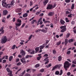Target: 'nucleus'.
Returning a JSON list of instances; mask_svg holds the SVG:
<instances>
[{
	"instance_id": "60",
	"label": "nucleus",
	"mask_w": 76,
	"mask_h": 76,
	"mask_svg": "<svg viewBox=\"0 0 76 76\" xmlns=\"http://www.w3.org/2000/svg\"><path fill=\"white\" fill-rule=\"evenodd\" d=\"M54 26V24H50V28H53V26Z\"/></svg>"
},
{
	"instance_id": "30",
	"label": "nucleus",
	"mask_w": 76,
	"mask_h": 76,
	"mask_svg": "<svg viewBox=\"0 0 76 76\" xmlns=\"http://www.w3.org/2000/svg\"><path fill=\"white\" fill-rule=\"evenodd\" d=\"M61 60V56H60L58 57V60L59 61H60Z\"/></svg>"
},
{
	"instance_id": "18",
	"label": "nucleus",
	"mask_w": 76,
	"mask_h": 76,
	"mask_svg": "<svg viewBox=\"0 0 76 76\" xmlns=\"http://www.w3.org/2000/svg\"><path fill=\"white\" fill-rule=\"evenodd\" d=\"M40 50H42L44 47L45 46H43L42 45L40 46L39 47Z\"/></svg>"
},
{
	"instance_id": "49",
	"label": "nucleus",
	"mask_w": 76,
	"mask_h": 76,
	"mask_svg": "<svg viewBox=\"0 0 76 76\" xmlns=\"http://www.w3.org/2000/svg\"><path fill=\"white\" fill-rule=\"evenodd\" d=\"M71 23L72 25H75V22L74 21H72L71 22Z\"/></svg>"
},
{
	"instance_id": "31",
	"label": "nucleus",
	"mask_w": 76,
	"mask_h": 76,
	"mask_svg": "<svg viewBox=\"0 0 76 76\" xmlns=\"http://www.w3.org/2000/svg\"><path fill=\"white\" fill-rule=\"evenodd\" d=\"M32 34H31L29 37H28V40H29V41L30 40H31V38H32Z\"/></svg>"
},
{
	"instance_id": "34",
	"label": "nucleus",
	"mask_w": 76,
	"mask_h": 76,
	"mask_svg": "<svg viewBox=\"0 0 76 76\" xmlns=\"http://www.w3.org/2000/svg\"><path fill=\"white\" fill-rule=\"evenodd\" d=\"M61 44V41H60L57 43L56 45H60Z\"/></svg>"
},
{
	"instance_id": "14",
	"label": "nucleus",
	"mask_w": 76,
	"mask_h": 76,
	"mask_svg": "<svg viewBox=\"0 0 76 76\" xmlns=\"http://www.w3.org/2000/svg\"><path fill=\"white\" fill-rule=\"evenodd\" d=\"M58 65H56V66H54L52 69V71H53V70H54L56 69H57V68L58 67Z\"/></svg>"
},
{
	"instance_id": "62",
	"label": "nucleus",
	"mask_w": 76,
	"mask_h": 76,
	"mask_svg": "<svg viewBox=\"0 0 76 76\" xmlns=\"http://www.w3.org/2000/svg\"><path fill=\"white\" fill-rule=\"evenodd\" d=\"M5 21H6V19L4 18L2 20V22H4Z\"/></svg>"
},
{
	"instance_id": "32",
	"label": "nucleus",
	"mask_w": 76,
	"mask_h": 76,
	"mask_svg": "<svg viewBox=\"0 0 76 76\" xmlns=\"http://www.w3.org/2000/svg\"><path fill=\"white\" fill-rule=\"evenodd\" d=\"M39 66L40 65L39 64H37L35 65V67H36V68H37V67H39Z\"/></svg>"
},
{
	"instance_id": "39",
	"label": "nucleus",
	"mask_w": 76,
	"mask_h": 76,
	"mask_svg": "<svg viewBox=\"0 0 76 76\" xmlns=\"http://www.w3.org/2000/svg\"><path fill=\"white\" fill-rule=\"evenodd\" d=\"M41 58V56H39L37 58V60H39Z\"/></svg>"
},
{
	"instance_id": "26",
	"label": "nucleus",
	"mask_w": 76,
	"mask_h": 76,
	"mask_svg": "<svg viewBox=\"0 0 76 76\" xmlns=\"http://www.w3.org/2000/svg\"><path fill=\"white\" fill-rule=\"evenodd\" d=\"M20 41H21V42H20V44L21 45H23V42H25V41L21 40Z\"/></svg>"
},
{
	"instance_id": "25",
	"label": "nucleus",
	"mask_w": 76,
	"mask_h": 76,
	"mask_svg": "<svg viewBox=\"0 0 76 76\" xmlns=\"http://www.w3.org/2000/svg\"><path fill=\"white\" fill-rule=\"evenodd\" d=\"M41 32H43L44 33H47V31L45 30H44V29H42L41 30Z\"/></svg>"
},
{
	"instance_id": "57",
	"label": "nucleus",
	"mask_w": 76,
	"mask_h": 76,
	"mask_svg": "<svg viewBox=\"0 0 76 76\" xmlns=\"http://www.w3.org/2000/svg\"><path fill=\"white\" fill-rule=\"evenodd\" d=\"M41 72L42 73V72H44V69H42L40 70Z\"/></svg>"
},
{
	"instance_id": "3",
	"label": "nucleus",
	"mask_w": 76,
	"mask_h": 76,
	"mask_svg": "<svg viewBox=\"0 0 76 76\" xmlns=\"http://www.w3.org/2000/svg\"><path fill=\"white\" fill-rule=\"evenodd\" d=\"M56 4H54V5L53 6L52 5L48 4L47 7V9L48 10L49 9H52L53 8H54L56 6Z\"/></svg>"
},
{
	"instance_id": "7",
	"label": "nucleus",
	"mask_w": 76,
	"mask_h": 76,
	"mask_svg": "<svg viewBox=\"0 0 76 76\" xmlns=\"http://www.w3.org/2000/svg\"><path fill=\"white\" fill-rule=\"evenodd\" d=\"M20 61L22 63L24 64H26V60H25V58L24 57L22 58V59H21Z\"/></svg>"
},
{
	"instance_id": "35",
	"label": "nucleus",
	"mask_w": 76,
	"mask_h": 76,
	"mask_svg": "<svg viewBox=\"0 0 76 76\" xmlns=\"http://www.w3.org/2000/svg\"><path fill=\"white\" fill-rule=\"evenodd\" d=\"M22 64V63L20 62H19L17 64V66H20Z\"/></svg>"
},
{
	"instance_id": "44",
	"label": "nucleus",
	"mask_w": 76,
	"mask_h": 76,
	"mask_svg": "<svg viewBox=\"0 0 76 76\" xmlns=\"http://www.w3.org/2000/svg\"><path fill=\"white\" fill-rule=\"evenodd\" d=\"M73 39H70L69 40V42H73Z\"/></svg>"
},
{
	"instance_id": "8",
	"label": "nucleus",
	"mask_w": 76,
	"mask_h": 76,
	"mask_svg": "<svg viewBox=\"0 0 76 76\" xmlns=\"http://www.w3.org/2000/svg\"><path fill=\"white\" fill-rule=\"evenodd\" d=\"M48 57H47L44 59V61H47L46 62H45V64H47L49 62V61L48 59Z\"/></svg>"
},
{
	"instance_id": "58",
	"label": "nucleus",
	"mask_w": 76,
	"mask_h": 76,
	"mask_svg": "<svg viewBox=\"0 0 76 76\" xmlns=\"http://www.w3.org/2000/svg\"><path fill=\"white\" fill-rule=\"evenodd\" d=\"M42 76V73L38 74L37 75V76Z\"/></svg>"
},
{
	"instance_id": "45",
	"label": "nucleus",
	"mask_w": 76,
	"mask_h": 76,
	"mask_svg": "<svg viewBox=\"0 0 76 76\" xmlns=\"http://www.w3.org/2000/svg\"><path fill=\"white\" fill-rule=\"evenodd\" d=\"M26 54V53L25 52H24V53H22L21 56H22V57H23L25 56V54Z\"/></svg>"
},
{
	"instance_id": "46",
	"label": "nucleus",
	"mask_w": 76,
	"mask_h": 76,
	"mask_svg": "<svg viewBox=\"0 0 76 76\" xmlns=\"http://www.w3.org/2000/svg\"><path fill=\"white\" fill-rule=\"evenodd\" d=\"M63 74V70H61L60 71V73L59 74V75H61Z\"/></svg>"
},
{
	"instance_id": "16",
	"label": "nucleus",
	"mask_w": 76,
	"mask_h": 76,
	"mask_svg": "<svg viewBox=\"0 0 76 76\" xmlns=\"http://www.w3.org/2000/svg\"><path fill=\"white\" fill-rule=\"evenodd\" d=\"M53 14H54L53 12H50L48 13V15L49 16H52L53 15Z\"/></svg>"
},
{
	"instance_id": "37",
	"label": "nucleus",
	"mask_w": 76,
	"mask_h": 76,
	"mask_svg": "<svg viewBox=\"0 0 76 76\" xmlns=\"http://www.w3.org/2000/svg\"><path fill=\"white\" fill-rule=\"evenodd\" d=\"M65 20H66V22H69L70 21L68 19V18H65Z\"/></svg>"
},
{
	"instance_id": "43",
	"label": "nucleus",
	"mask_w": 76,
	"mask_h": 76,
	"mask_svg": "<svg viewBox=\"0 0 76 76\" xmlns=\"http://www.w3.org/2000/svg\"><path fill=\"white\" fill-rule=\"evenodd\" d=\"M59 73L60 72H59L57 71L56 72L55 74H56V75H59Z\"/></svg>"
},
{
	"instance_id": "12",
	"label": "nucleus",
	"mask_w": 76,
	"mask_h": 76,
	"mask_svg": "<svg viewBox=\"0 0 76 76\" xmlns=\"http://www.w3.org/2000/svg\"><path fill=\"white\" fill-rule=\"evenodd\" d=\"M4 28V27H2L0 29V32H1V34H3L4 33V30H3V28Z\"/></svg>"
},
{
	"instance_id": "15",
	"label": "nucleus",
	"mask_w": 76,
	"mask_h": 76,
	"mask_svg": "<svg viewBox=\"0 0 76 76\" xmlns=\"http://www.w3.org/2000/svg\"><path fill=\"white\" fill-rule=\"evenodd\" d=\"M56 18H55L54 20V22L55 23H57V22H58V20H57V17H55Z\"/></svg>"
},
{
	"instance_id": "13",
	"label": "nucleus",
	"mask_w": 76,
	"mask_h": 76,
	"mask_svg": "<svg viewBox=\"0 0 76 76\" xmlns=\"http://www.w3.org/2000/svg\"><path fill=\"white\" fill-rule=\"evenodd\" d=\"M48 2V0H46L44 1L43 2L44 5V6H45V5H46V4H47Z\"/></svg>"
},
{
	"instance_id": "10",
	"label": "nucleus",
	"mask_w": 76,
	"mask_h": 76,
	"mask_svg": "<svg viewBox=\"0 0 76 76\" xmlns=\"http://www.w3.org/2000/svg\"><path fill=\"white\" fill-rule=\"evenodd\" d=\"M8 13V11L7 10H5L3 11V15H6Z\"/></svg>"
},
{
	"instance_id": "33",
	"label": "nucleus",
	"mask_w": 76,
	"mask_h": 76,
	"mask_svg": "<svg viewBox=\"0 0 76 76\" xmlns=\"http://www.w3.org/2000/svg\"><path fill=\"white\" fill-rule=\"evenodd\" d=\"M37 21V20H32V21H31V24H34V22H35Z\"/></svg>"
},
{
	"instance_id": "63",
	"label": "nucleus",
	"mask_w": 76,
	"mask_h": 76,
	"mask_svg": "<svg viewBox=\"0 0 76 76\" xmlns=\"http://www.w3.org/2000/svg\"><path fill=\"white\" fill-rule=\"evenodd\" d=\"M18 57H19V58H22V55H19L18 56Z\"/></svg>"
},
{
	"instance_id": "9",
	"label": "nucleus",
	"mask_w": 76,
	"mask_h": 76,
	"mask_svg": "<svg viewBox=\"0 0 76 76\" xmlns=\"http://www.w3.org/2000/svg\"><path fill=\"white\" fill-rule=\"evenodd\" d=\"M15 12L16 13H19L21 12V9L20 8H17L15 10Z\"/></svg>"
},
{
	"instance_id": "50",
	"label": "nucleus",
	"mask_w": 76,
	"mask_h": 76,
	"mask_svg": "<svg viewBox=\"0 0 76 76\" xmlns=\"http://www.w3.org/2000/svg\"><path fill=\"white\" fill-rule=\"evenodd\" d=\"M66 53H67V54H68V55H69V54H70V51L69 50V51H68L66 52Z\"/></svg>"
},
{
	"instance_id": "51",
	"label": "nucleus",
	"mask_w": 76,
	"mask_h": 76,
	"mask_svg": "<svg viewBox=\"0 0 76 76\" xmlns=\"http://www.w3.org/2000/svg\"><path fill=\"white\" fill-rule=\"evenodd\" d=\"M14 3H15V1H14V0H13L11 3V5H13L14 4Z\"/></svg>"
},
{
	"instance_id": "19",
	"label": "nucleus",
	"mask_w": 76,
	"mask_h": 76,
	"mask_svg": "<svg viewBox=\"0 0 76 76\" xmlns=\"http://www.w3.org/2000/svg\"><path fill=\"white\" fill-rule=\"evenodd\" d=\"M15 25H16V26H20L21 25V23H15Z\"/></svg>"
},
{
	"instance_id": "53",
	"label": "nucleus",
	"mask_w": 76,
	"mask_h": 76,
	"mask_svg": "<svg viewBox=\"0 0 76 76\" xmlns=\"http://www.w3.org/2000/svg\"><path fill=\"white\" fill-rule=\"evenodd\" d=\"M40 12L39 11L37 12L36 13V15H39V14H40Z\"/></svg>"
},
{
	"instance_id": "48",
	"label": "nucleus",
	"mask_w": 76,
	"mask_h": 76,
	"mask_svg": "<svg viewBox=\"0 0 76 76\" xmlns=\"http://www.w3.org/2000/svg\"><path fill=\"white\" fill-rule=\"evenodd\" d=\"M65 1L66 3H70V0H65Z\"/></svg>"
},
{
	"instance_id": "1",
	"label": "nucleus",
	"mask_w": 76,
	"mask_h": 76,
	"mask_svg": "<svg viewBox=\"0 0 76 76\" xmlns=\"http://www.w3.org/2000/svg\"><path fill=\"white\" fill-rule=\"evenodd\" d=\"M71 65V64L69 62V61H66L64 64V67L66 70H67V68H68Z\"/></svg>"
},
{
	"instance_id": "28",
	"label": "nucleus",
	"mask_w": 76,
	"mask_h": 76,
	"mask_svg": "<svg viewBox=\"0 0 76 76\" xmlns=\"http://www.w3.org/2000/svg\"><path fill=\"white\" fill-rule=\"evenodd\" d=\"M17 22H18V23H21L22 21H21V20L19 19H18L17 20Z\"/></svg>"
},
{
	"instance_id": "61",
	"label": "nucleus",
	"mask_w": 76,
	"mask_h": 76,
	"mask_svg": "<svg viewBox=\"0 0 76 76\" xmlns=\"http://www.w3.org/2000/svg\"><path fill=\"white\" fill-rule=\"evenodd\" d=\"M19 58H17L16 59V62L17 63L18 62H19Z\"/></svg>"
},
{
	"instance_id": "29",
	"label": "nucleus",
	"mask_w": 76,
	"mask_h": 76,
	"mask_svg": "<svg viewBox=\"0 0 76 76\" xmlns=\"http://www.w3.org/2000/svg\"><path fill=\"white\" fill-rule=\"evenodd\" d=\"M68 41V40L67 39H65V45H66V44L68 43L67 42Z\"/></svg>"
},
{
	"instance_id": "4",
	"label": "nucleus",
	"mask_w": 76,
	"mask_h": 76,
	"mask_svg": "<svg viewBox=\"0 0 76 76\" xmlns=\"http://www.w3.org/2000/svg\"><path fill=\"white\" fill-rule=\"evenodd\" d=\"M7 39L6 36H4L2 38L1 40V42L2 44H5V42H7Z\"/></svg>"
},
{
	"instance_id": "24",
	"label": "nucleus",
	"mask_w": 76,
	"mask_h": 76,
	"mask_svg": "<svg viewBox=\"0 0 76 76\" xmlns=\"http://www.w3.org/2000/svg\"><path fill=\"white\" fill-rule=\"evenodd\" d=\"M70 33L67 34H66V38H68L69 37V36H70Z\"/></svg>"
},
{
	"instance_id": "36",
	"label": "nucleus",
	"mask_w": 76,
	"mask_h": 76,
	"mask_svg": "<svg viewBox=\"0 0 76 76\" xmlns=\"http://www.w3.org/2000/svg\"><path fill=\"white\" fill-rule=\"evenodd\" d=\"M42 17H41V18H40L39 19V20L38 21V23H39V22H40V21H41V20H42Z\"/></svg>"
},
{
	"instance_id": "55",
	"label": "nucleus",
	"mask_w": 76,
	"mask_h": 76,
	"mask_svg": "<svg viewBox=\"0 0 76 76\" xmlns=\"http://www.w3.org/2000/svg\"><path fill=\"white\" fill-rule=\"evenodd\" d=\"M29 55H27L26 57H25V58H29Z\"/></svg>"
},
{
	"instance_id": "59",
	"label": "nucleus",
	"mask_w": 76,
	"mask_h": 76,
	"mask_svg": "<svg viewBox=\"0 0 76 76\" xmlns=\"http://www.w3.org/2000/svg\"><path fill=\"white\" fill-rule=\"evenodd\" d=\"M72 63H73L74 64H76V62L75 60H74L72 62Z\"/></svg>"
},
{
	"instance_id": "5",
	"label": "nucleus",
	"mask_w": 76,
	"mask_h": 76,
	"mask_svg": "<svg viewBox=\"0 0 76 76\" xmlns=\"http://www.w3.org/2000/svg\"><path fill=\"white\" fill-rule=\"evenodd\" d=\"M66 26L64 25V26H62L60 27V28L61 29H62L61 32H65L66 30H67V28H66Z\"/></svg>"
},
{
	"instance_id": "23",
	"label": "nucleus",
	"mask_w": 76,
	"mask_h": 76,
	"mask_svg": "<svg viewBox=\"0 0 76 76\" xmlns=\"http://www.w3.org/2000/svg\"><path fill=\"white\" fill-rule=\"evenodd\" d=\"M13 59V56H11L9 57V60L10 61H11L12 60V59Z\"/></svg>"
},
{
	"instance_id": "11",
	"label": "nucleus",
	"mask_w": 76,
	"mask_h": 76,
	"mask_svg": "<svg viewBox=\"0 0 76 76\" xmlns=\"http://www.w3.org/2000/svg\"><path fill=\"white\" fill-rule=\"evenodd\" d=\"M6 70L7 72H8L9 73H10L11 74L12 73V70L10 69V68H7Z\"/></svg>"
},
{
	"instance_id": "38",
	"label": "nucleus",
	"mask_w": 76,
	"mask_h": 76,
	"mask_svg": "<svg viewBox=\"0 0 76 76\" xmlns=\"http://www.w3.org/2000/svg\"><path fill=\"white\" fill-rule=\"evenodd\" d=\"M53 54H56V50L55 49H54L53 50Z\"/></svg>"
},
{
	"instance_id": "20",
	"label": "nucleus",
	"mask_w": 76,
	"mask_h": 76,
	"mask_svg": "<svg viewBox=\"0 0 76 76\" xmlns=\"http://www.w3.org/2000/svg\"><path fill=\"white\" fill-rule=\"evenodd\" d=\"M60 23L61 25H63L65 23V22L64 20H60Z\"/></svg>"
},
{
	"instance_id": "52",
	"label": "nucleus",
	"mask_w": 76,
	"mask_h": 76,
	"mask_svg": "<svg viewBox=\"0 0 76 76\" xmlns=\"http://www.w3.org/2000/svg\"><path fill=\"white\" fill-rule=\"evenodd\" d=\"M6 59L2 61L3 63H6Z\"/></svg>"
},
{
	"instance_id": "40",
	"label": "nucleus",
	"mask_w": 76,
	"mask_h": 76,
	"mask_svg": "<svg viewBox=\"0 0 76 76\" xmlns=\"http://www.w3.org/2000/svg\"><path fill=\"white\" fill-rule=\"evenodd\" d=\"M48 56V55L47 54H45L43 56L44 57H47Z\"/></svg>"
},
{
	"instance_id": "47",
	"label": "nucleus",
	"mask_w": 76,
	"mask_h": 76,
	"mask_svg": "<svg viewBox=\"0 0 76 76\" xmlns=\"http://www.w3.org/2000/svg\"><path fill=\"white\" fill-rule=\"evenodd\" d=\"M72 14H70L69 15H68V18H72Z\"/></svg>"
},
{
	"instance_id": "21",
	"label": "nucleus",
	"mask_w": 76,
	"mask_h": 76,
	"mask_svg": "<svg viewBox=\"0 0 76 76\" xmlns=\"http://www.w3.org/2000/svg\"><path fill=\"white\" fill-rule=\"evenodd\" d=\"M51 64H48V65H46L45 66V67H46L47 68H49V67H51Z\"/></svg>"
},
{
	"instance_id": "41",
	"label": "nucleus",
	"mask_w": 76,
	"mask_h": 76,
	"mask_svg": "<svg viewBox=\"0 0 76 76\" xmlns=\"http://www.w3.org/2000/svg\"><path fill=\"white\" fill-rule=\"evenodd\" d=\"M15 47H16V45H14L12 48V49L13 50L15 48Z\"/></svg>"
},
{
	"instance_id": "2",
	"label": "nucleus",
	"mask_w": 76,
	"mask_h": 76,
	"mask_svg": "<svg viewBox=\"0 0 76 76\" xmlns=\"http://www.w3.org/2000/svg\"><path fill=\"white\" fill-rule=\"evenodd\" d=\"M4 1H5V0H3V1H2V5L4 7H6V8L8 7V8H9V7H10V6H9V4H6V3Z\"/></svg>"
},
{
	"instance_id": "42",
	"label": "nucleus",
	"mask_w": 76,
	"mask_h": 76,
	"mask_svg": "<svg viewBox=\"0 0 76 76\" xmlns=\"http://www.w3.org/2000/svg\"><path fill=\"white\" fill-rule=\"evenodd\" d=\"M25 72H26V70H24L21 74L23 76L25 73Z\"/></svg>"
},
{
	"instance_id": "27",
	"label": "nucleus",
	"mask_w": 76,
	"mask_h": 76,
	"mask_svg": "<svg viewBox=\"0 0 76 76\" xmlns=\"http://www.w3.org/2000/svg\"><path fill=\"white\" fill-rule=\"evenodd\" d=\"M75 7V4H72L71 6V9H73Z\"/></svg>"
},
{
	"instance_id": "54",
	"label": "nucleus",
	"mask_w": 76,
	"mask_h": 76,
	"mask_svg": "<svg viewBox=\"0 0 76 76\" xmlns=\"http://www.w3.org/2000/svg\"><path fill=\"white\" fill-rule=\"evenodd\" d=\"M25 26V23H24L21 26V28H23V27H24V26Z\"/></svg>"
},
{
	"instance_id": "56",
	"label": "nucleus",
	"mask_w": 76,
	"mask_h": 76,
	"mask_svg": "<svg viewBox=\"0 0 76 76\" xmlns=\"http://www.w3.org/2000/svg\"><path fill=\"white\" fill-rule=\"evenodd\" d=\"M25 53L24 50H21L20 51V53Z\"/></svg>"
},
{
	"instance_id": "22",
	"label": "nucleus",
	"mask_w": 76,
	"mask_h": 76,
	"mask_svg": "<svg viewBox=\"0 0 76 76\" xmlns=\"http://www.w3.org/2000/svg\"><path fill=\"white\" fill-rule=\"evenodd\" d=\"M27 16H28V13H25L23 15V18L27 17Z\"/></svg>"
},
{
	"instance_id": "6",
	"label": "nucleus",
	"mask_w": 76,
	"mask_h": 76,
	"mask_svg": "<svg viewBox=\"0 0 76 76\" xmlns=\"http://www.w3.org/2000/svg\"><path fill=\"white\" fill-rule=\"evenodd\" d=\"M26 50L28 52H29V53H30V54H34L35 53V51L34 50L31 49H26Z\"/></svg>"
},
{
	"instance_id": "17",
	"label": "nucleus",
	"mask_w": 76,
	"mask_h": 76,
	"mask_svg": "<svg viewBox=\"0 0 76 76\" xmlns=\"http://www.w3.org/2000/svg\"><path fill=\"white\" fill-rule=\"evenodd\" d=\"M35 50L36 51L35 53H37L39 50V47H37L35 48Z\"/></svg>"
},
{
	"instance_id": "64",
	"label": "nucleus",
	"mask_w": 76,
	"mask_h": 76,
	"mask_svg": "<svg viewBox=\"0 0 76 76\" xmlns=\"http://www.w3.org/2000/svg\"><path fill=\"white\" fill-rule=\"evenodd\" d=\"M26 76H31V75L29 74H26Z\"/></svg>"
}]
</instances>
